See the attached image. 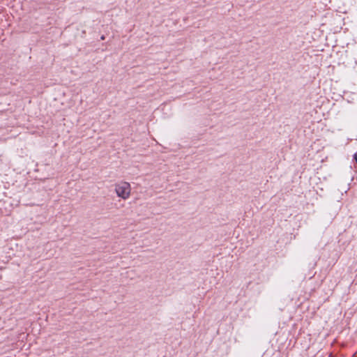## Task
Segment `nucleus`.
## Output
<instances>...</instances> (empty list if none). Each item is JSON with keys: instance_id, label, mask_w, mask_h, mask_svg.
<instances>
[{"instance_id": "nucleus-1", "label": "nucleus", "mask_w": 357, "mask_h": 357, "mask_svg": "<svg viewBox=\"0 0 357 357\" xmlns=\"http://www.w3.org/2000/svg\"><path fill=\"white\" fill-rule=\"evenodd\" d=\"M114 186V192L119 198L123 200H127L130 198L132 190L130 183L125 181H121L115 183Z\"/></svg>"}, {"instance_id": "nucleus-2", "label": "nucleus", "mask_w": 357, "mask_h": 357, "mask_svg": "<svg viewBox=\"0 0 357 357\" xmlns=\"http://www.w3.org/2000/svg\"><path fill=\"white\" fill-rule=\"evenodd\" d=\"M354 158L355 161H356V163H357V151L354 153Z\"/></svg>"}, {"instance_id": "nucleus-3", "label": "nucleus", "mask_w": 357, "mask_h": 357, "mask_svg": "<svg viewBox=\"0 0 357 357\" xmlns=\"http://www.w3.org/2000/svg\"><path fill=\"white\" fill-rule=\"evenodd\" d=\"M100 38H101V40H105V36H102Z\"/></svg>"}]
</instances>
